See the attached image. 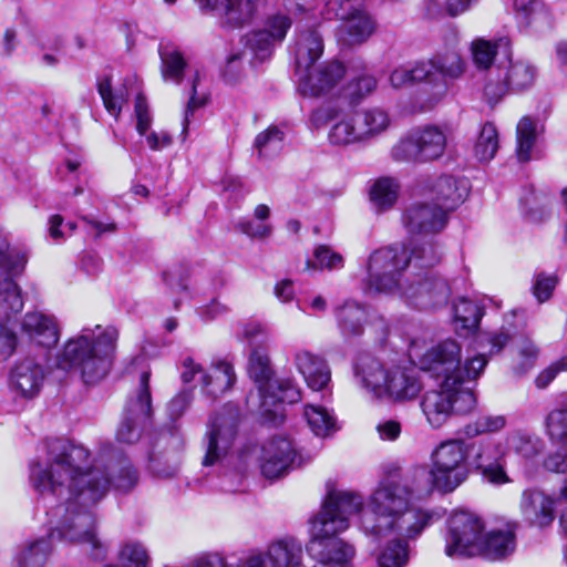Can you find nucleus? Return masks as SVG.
<instances>
[{"instance_id":"obj_1","label":"nucleus","mask_w":567,"mask_h":567,"mask_svg":"<svg viewBox=\"0 0 567 567\" xmlns=\"http://www.w3.org/2000/svg\"><path fill=\"white\" fill-rule=\"evenodd\" d=\"M43 458L30 465V483L43 497H54L51 536L79 545L92 558H105L109 544L96 530L92 512L107 494V480L99 471H85L89 450L61 439L45 443Z\"/></svg>"},{"instance_id":"obj_2","label":"nucleus","mask_w":567,"mask_h":567,"mask_svg":"<svg viewBox=\"0 0 567 567\" xmlns=\"http://www.w3.org/2000/svg\"><path fill=\"white\" fill-rule=\"evenodd\" d=\"M437 480L432 468L416 466L401 480L381 481L357 512L360 513V529L377 536L395 533L404 537H419L443 514L439 509L412 506V501L429 497L435 489L449 493Z\"/></svg>"},{"instance_id":"obj_3","label":"nucleus","mask_w":567,"mask_h":567,"mask_svg":"<svg viewBox=\"0 0 567 567\" xmlns=\"http://www.w3.org/2000/svg\"><path fill=\"white\" fill-rule=\"evenodd\" d=\"M411 258L405 247L386 246L371 252L367 265V287L375 292L395 293L408 305L427 309L447 301L445 280L427 275H409L402 281Z\"/></svg>"},{"instance_id":"obj_4","label":"nucleus","mask_w":567,"mask_h":567,"mask_svg":"<svg viewBox=\"0 0 567 567\" xmlns=\"http://www.w3.org/2000/svg\"><path fill=\"white\" fill-rule=\"evenodd\" d=\"M120 330L114 324L85 326L64 342L59 364L79 372L85 384H96L111 371Z\"/></svg>"},{"instance_id":"obj_5","label":"nucleus","mask_w":567,"mask_h":567,"mask_svg":"<svg viewBox=\"0 0 567 567\" xmlns=\"http://www.w3.org/2000/svg\"><path fill=\"white\" fill-rule=\"evenodd\" d=\"M408 351L411 361L421 370L435 379L455 384L476 380L488 362L485 353H478L467 357L462 363V347L451 338L426 349L423 340L414 339Z\"/></svg>"},{"instance_id":"obj_6","label":"nucleus","mask_w":567,"mask_h":567,"mask_svg":"<svg viewBox=\"0 0 567 567\" xmlns=\"http://www.w3.org/2000/svg\"><path fill=\"white\" fill-rule=\"evenodd\" d=\"M248 372L258 385L262 414L282 417L281 404H292L301 399L300 390L291 379H272L270 359L264 350L251 351Z\"/></svg>"},{"instance_id":"obj_7","label":"nucleus","mask_w":567,"mask_h":567,"mask_svg":"<svg viewBox=\"0 0 567 567\" xmlns=\"http://www.w3.org/2000/svg\"><path fill=\"white\" fill-rule=\"evenodd\" d=\"M475 406V394L450 381H441L437 389L426 391L420 401L421 411L434 430L443 427L454 416L471 413Z\"/></svg>"},{"instance_id":"obj_8","label":"nucleus","mask_w":567,"mask_h":567,"mask_svg":"<svg viewBox=\"0 0 567 567\" xmlns=\"http://www.w3.org/2000/svg\"><path fill=\"white\" fill-rule=\"evenodd\" d=\"M239 410L234 404L225 405L208 423L205 436L204 466L220 464L229 466L238 458L231 453L237 436Z\"/></svg>"},{"instance_id":"obj_9","label":"nucleus","mask_w":567,"mask_h":567,"mask_svg":"<svg viewBox=\"0 0 567 567\" xmlns=\"http://www.w3.org/2000/svg\"><path fill=\"white\" fill-rule=\"evenodd\" d=\"M484 523L476 514L467 511L454 512L447 520L445 554L449 557H473L480 553Z\"/></svg>"},{"instance_id":"obj_10","label":"nucleus","mask_w":567,"mask_h":567,"mask_svg":"<svg viewBox=\"0 0 567 567\" xmlns=\"http://www.w3.org/2000/svg\"><path fill=\"white\" fill-rule=\"evenodd\" d=\"M467 452L464 440L452 439L440 443L431 454V468L449 493L467 478Z\"/></svg>"},{"instance_id":"obj_11","label":"nucleus","mask_w":567,"mask_h":567,"mask_svg":"<svg viewBox=\"0 0 567 567\" xmlns=\"http://www.w3.org/2000/svg\"><path fill=\"white\" fill-rule=\"evenodd\" d=\"M536 76V68L528 61L509 60L507 65L488 72L484 95L489 103H496L508 92L528 90L535 83Z\"/></svg>"},{"instance_id":"obj_12","label":"nucleus","mask_w":567,"mask_h":567,"mask_svg":"<svg viewBox=\"0 0 567 567\" xmlns=\"http://www.w3.org/2000/svg\"><path fill=\"white\" fill-rule=\"evenodd\" d=\"M446 137L435 126L410 132L392 148V157L398 162H427L441 157L445 151Z\"/></svg>"},{"instance_id":"obj_13","label":"nucleus","mask_w":567,"mask_h":567,"mask_svg":"<svg viewBox=\"0 0 567 567\" xmlns=\"http://www.w3.org/2000/svg\"><path fill=\"white\" fill-rule=\"evenodd\" d=\"M291 27V20L285 14H275L267 20L265 30H257L244 35L243 42L245 50L250 51L257 60L266 59L270 52L274 42L282 41L287 31ZM245 52L231 54L227 59L226 75L230 79L235 78L238 62L244 58Z\"/></svg>"},{"instance_id":"obj_14","label":"nucleus","mask_w":567,"mask_h":567,"mask_svg":"<svg viewBox=\"0 0 567 567\" xmlns=\"http://www.w3.org/2000/svg\"><path fill=\"white\" fill-rule=\"evenodd\" d=\"M150 373L143 372L140 377V385L133 398H130L123 417L116 431L118 442L132 444L140 439V426L150 417L152 400L150 392Z\"/></svg>"},{"instance_id":"obj_15","label":"nucleus","mask_w":567,"mask_h":567,"mask_svg":"<svg viewBox=\"0 0 567 567\" xmlns=\"http://www.w3.org/2000/svg\"><path fill=\"white\" fill-rule=\"evenodd\" d=\"M449 216L432 200L411 203L402 214V224L410 235H435L447 225Z\"/></svg>"},{"instance_id":"obj_16","label":"nucleus","mask_w":567,"mask_h":567,"mask_svg":"<svg viewBox=\"0 0 567 567\" xmlns=\"http://www.w3.org/2000/svg\"><path fill=\"white\" fill-rule=\"evenodd\" d=\"M259 463L261 474L269 480L279 478L301 464L292 442L286 436L268 440L261 447Z\"/></svg>"},{"instance_id":"obj_17","label":"nucleus","mask_w":567,"mask_h":567,"mask_svg":"<svg viewBox=\"0 0 567 567\" xmlns=\"http://www.w3.org/2000/svg\"><path fill=\"white\" fill-rule=\"evenodd\" d=\"M311 121L317 127L333 122L328 133L332 145L344 146L363 142L355 112L346 114L334 106H322L312 113Z\"/></svg>"},{"instance_id":"obj_18","label":"nucleus","mask_w":567,"mask_h":567,"mask_svg":"<svg viewBox=\"0 0 567 567\" xmlns=\"http://www.w3.org/2000/svg\"><path fill=\"white\" fill-rule=\"evenodd\" d=\"M48 371L35 358L25 357L14 362L9 372V389L21 399L32 400L43 389Z\"/></svg>"},{"instance_id":"obj_19","label":"nucleus","mask_w":567,"mask_h":567,"mask_svg":"<svg viewBox=\"0 0 567 567\" xmlns=\"http://www.w3.org/2000/svg\"><path fill=\"white\" fill-rule=\"evenodd\" d=\"M556 507L555 495L536 486L523 489L519 497V512L523 519L537 528H547L554 523Z\"/></svg>"},{"instance_id":"obj_20","label":"nucleus","mask_w":567,"mask_h":567,"mask_svg":"<svg viewBox=\"0 0 567 567\" xmlns=\"http://www.w3.org/2000/svg\"><path fill=\"white\" fill-rule=\"evenodd\" d=\"M297 89L303 96H319L331 90L344 75V68L339 62H330L320 68H310L296 72Z\"/></svg>"},{"instance_id":"obj_21","label":"nucleus","mask_w":567,"mask_h":567,"mask_svg":"<svg viewBox=\"0 0 567 567\" xmlns=\"http://www.w3.org/2000/svg\"><path fill=\"white\" fill-rule=\"evenodd\" d=\"M423 64L426 74V83L435 89L439 94L446 92V80L460 79L466 69L465 61L456 51L437 54L427 61H423Z\"/></svg>"},{"instance_id":"obj_22","label":"nucleus","mask_w":567,"mask_h":567,"mask_svg":"<svg viewBox=\"0 0 567 567\" xmlns=\"http://www.w3.org/2000/svg\"><path fill=\"white\" fill-rule=\"evenodd\" d=\"M21 332L30 342L53 348L60 340L61 329L55 316L43 311H28L20 323Z\"/></svg>"},{"instance_id":"obj_23","label":"nucleus","mask_w":567,"mask_h":567,"mask_svg":"<svg viewBox=\"0 0 567 567\" xmlns=\"http://www.w3.org/2000/svg\"><path fill=\"white\" fill-rule=\"evenodd\" d=\"M470 186L466 179L453 176H440L426 185V196L440 208H444L445 214L458 207L467 197Z\"/></svg>"},{"instance_id":"obj_24","label":"nucleus","mask_w":567,"mask_h":567,"mask_svg":"<svg viewBox=\"0 0 567 567\" xmlns=\"http://www.w3.org/2000/svg\"><path fill=\"white\" fill-rule=\"evenodd\" d=\"M422 389L423 383L417 371L412 368L395 367L388 370L383 395L396 402L412 401Z\"/></svg>"},{"instance_id":"obj_25","label":"nucleus","mask_w":567,"mask_h":567,"mask_svg":"<svg viewBox=\"0 0 567 567\" xmlns=\"http://www.w3.org/2000/svg\"><path fill=\"white\" fill-rule=\"evenodd\" d=\"M85 471H99L107 480V491L113 487L118 493H128L137 482L138 474L127 458L112 461L106 467H102L97 462H91V453L86 461Z\"/></svg>"},{"instance_id":"obj_26","label":"nucleus","mask_w":567,"mask_h":567,"mask_svg":"<svg viewBox=\"0 0 567 567\" xmlns=\"http://www.w3.org/2000/svg\"><path fill=\"white\" fill-rule=\"evenodd\" d=\"M293 364L307 385L315 391L324 389L331 380V371L327 361L306 349L295 352Z\"/></svg>"},{"instance_id":"obj_27","label":"nucleus","mask_w":567,"mask_h":567,"mask_svg":"<svg viewBox=\"0 0 567 567\" xmlns=\"http://www.w3.org/2000/svg\"><path fill=\"white\" fill-rule=\"evenodd\" d=\"M354 380L358 385L374 396H383L388 370L382 363L369 354L360 355L353 365Z\"/></svg>"},{"instance_id":"obj_28","label":"nucleus","mask_w":567,"mask_h":567,"mask_svg":"<svg viewBox=\"0 0 567 567\" xmlns=\"http://www.w3.org/2000/svg\"><path fill=\"white\" fill-rule=\"evenodd\" d=\"M51 534L21 542L12 555L13 567H43L52 554Z\"/></svg>"},{"instance_id":"obj_29","label":"nucleus","mask_w":567,"mask_h":567,"mask_svg":"<svg viewBox=\"0 0 567 567\" xmlns=\"http://www.w3.org/2000/svg\"><path fill=\"white\" fill-rule=\"evenodd\" d=\"M236 382V373L231 363L219 360L213 362L206 372L203 373V382L200 385L202 393L212 399L225 394Z\"/></svg>"},{"instance_id":"obj_30","label":"nucleus","mask_w":567,"mask_h":567,"mask_svg":"<svg viewBox=\"0 0 567 567\" xmlns=\"http://www.w3.org/2000/svg\"><path fill=\"white\" fill-rule=\"evenodd\" d=\"M336 37L342 47H353L365 42L374 32L375 22L368 11L340 20Z\"/></svg>"},{"instance_id":"obj_31","label":"nucleus","mask_w":567,"mask_h":567,"mask_svg":"<svg viewBox=\"0 0 567 567\" xmlns=\"http://www.w3.org/2000/svg\"><path fill=\"white\" fill-rule=\"evenodd\" d=\"M503 441L506 455L512 452L526 461L537 458L546 446L540 436L524 429L507 432Z\"/></svg>"},{"instance_id":"obj_32","label":"nucleus","mask_w":567,"mask_h":567,"mask_svg":"<svg viewBox=\"0 0 567 567\" xmlns=\"http://www.w3.org/2000/svg\"><path fill=\"white\" fill-rule=\"evenodd\" d=\"M513 9L517 22L525 28L539 31L553 27L551 13L540 0H513Z\"/></svg>"},{"instance_id":"obj_33","label":"nucleus","mask_w":567,"mask_h":567,"mask_svg":"<svg viewBox=\"0 0 567 567\" xmlns=\"http://www.w3.org/2000/svg\"><path fill=\"white\" fill-rule=\"evenodd\" d=\"M12 275L0 274V323H11L24 306L22 291Z\"/></svg>"},{"instance_id":"obj_34","label":"nucleus","mask_w":567,"mask_h":567,"mask_svg":"<svg viewBox=\"0 0 567 567\" xmlns=\"http://www.w3.org/2000/svg\"><path fill=\"white\" fill-rule=\"evenodd\" d=\"M374 539H381L393 536L379 551L377 556L378 567H405L409 563V540L416 537H404L395 533L377 536L364 533Z\"/></svg>"},{"instance_id":"obj_35","label":"nucleus","mask_w":567,"mask_h":567,"mask_svg":"<svg viewBox=\"0 0 567 567\" xmlns=\"http://www.w3.org/2000/svg\"><path fill=\"white\" fill-rule=\"evenodd\" d=\"M516 548L515 534L509 529L491 530L483 534L480 553L489 560H499L514 553Z\"/></svg>"},{"instance_id":"obj_36","label":"nucleus","mask_w":567,"mask_h":567,"mask_svg":"<svg viewBox=\"0 0 567 567\" xmlns=\"http://www.w3.org/2000/svg\"><path fill=\"white\" fill-rule=\"evenodd\" d=\"M322 52L323 41L318 31L299 32L295 45L296 72L312 68Z\"/></svg>"},{"instance_id":"obj_37","label":"nucleus","mask_w":567,"mask_h":567,"mask_svg":"<svg viewBox=\"0 0 567 567\" xmlns=\"http://www.w3.org/2000/svg\"><path fill=\"white\" fill-rule=\"evenodd\" d=\"M359 131L363 142L371 141L384 133L390 124L389 113L381 107H370L355 112Z\"/></svg>"},{"instance_id":"obj_38","label":"nucleus","mask_w":567,"mask_h":567,"mask_svg":"<svg viewBox=\"0 0 567 567\" xmlns=\"http://www.w3.org/2000/svg\"><path fill=\"white\" fill-rule=\"evenodd\" d=\"M161 74L164 81L179 84L186 68V61L178 48L171 42L158 45Z\"/></svg>"},{"instance_id":"obj_39","label":"nucleus","mask_w":567,"mask_h":567,"mask_svg":"<svg viewBox=\"0 0 567 567\" xmlns=\"http://www.w3.org/2000/svg\"><path fill=\"white\" fill-rule=\"evenodd\" d=\"M336 317L341 333L344 337H355L362 333L367 320L365 309L357 302L347 301L336 309Z\"/></svg>"},{"instance_id":"obj_40","label":"nucleus","mask_w":567,"mask_h":567,"mask_svg":"<svg viewBox=\"0 0 567 567\" xmlns=\"http://www.w3.org/2000/svg\"><path fill=\"white\" fill-rule=\"evenodd\" d=\"M305 417L311 431L320 437H328L339 429L333 412L321 405H306Z\"/></svg>"},{"instance_id":"obj_41","label":"nucleus","mask_w":567,"mask_h":567,"mask_svg":"<svg viewBox=\"0 0 567 567\" xmlns=\"http://www.w3.org/2000/svg\"><path fill=\"white\" fill-rule=\"evenodd\" d=\"M454 326L457 333H468L478 327L482 308L474 301L460 298L453 306Z\"/></svg>"},{"instance_id":"obj_42","label":"nucleus","mask_w":567,"mask_h":567,"mask_svg":"<svg viewBox=\"0 0 567 567\" xmlns=\"http://www.w3.org/2000/svg\"><path fill=\"white\" fill-rule=\"evenodd\" d=\"M507 425V417L503 414L482 413L474 420L466 423L462 430L467 439L481 435L495 434L503 431Z\"/></svg>"},{"instance_id":"obj_43","label":"nucleus","mask_w":567,"mask_h":567,"mask_svg":"<svg viewBox=\"0 0 567 567\" xmlns=\"http://www.w3.org/2000/svg\"><path fill=\"white\" fill-rule=\"evenodd\" d=\"M472 461L477 470L506 457L504 441L481 440L471 444Z\"/></svg>"},{"instance_id":"obj_44","label":"nucleus","mask_w":567,"mask_h":567,"mask_svg":"<svg viewBox=\"0 0 567 567\" xmlns=\"http://www.w3.org/2000/svg\"><path fill=\"white\" fill-rule=\"evenodd\" d=\"M538 134L537 121L530 116H524L516 127V154L519 162L532 159V152Z\"/></svg>"},{"instance_id":"obj_45","label":"nucleus","mask_w":567,"mask_h":567,"mask_svg":"<svg viewBox=\"0 0 567 567\" xmlns=\"http://www.w3.org/2000/svg\"><path fill=\"white\" fill-rule=\"evenodd\" d=\"M400 184L395 178L381 177L370 188V200L380 210L392 207L398 200Z\"/></svg>"},{"instance_id":"obj_46","label":"nucleus","mask_w":567,"mask_h":567,"mask_svg":"<svg viewBox=\"0 0 567 567\" xmlns=\"http://www.w3.org/2000/svg\"><path fill=\"white\" fill-rule=\"evenodd\" d=\"M152 557L148 548L138 540L123 543L117 553L116 567H150Z\"/></svg>"},{"instance_id":"obj_47","label":"nucleus","mask_w":567,"mask_h":567,"mask_svg":"<svg viewBox=\"0 0 567 567\" xmlns=\"http://www.w3.org/2000/svg\"><path fill=\"white\" fill-rule=\"evenodd\" d=\"M187 567H261L259 556H246L233 565L219 551H207L196 556Z\"/></svg>"},{"instance_id":"obj_48","label":"nucleus","mask_w":567,"mask_h":567,"mask_svg":"<svg viewBox=\"0 0 567 567\" xmlns=\"http://www.w3.org/2000/svg\"><path fill=\"white\" fill-rule=\"evenodd\" d=\"M97 91L106 111L112 116L117 118L128 96L125 84H123L120 87L113 89L111 80L109 78H105L99 82Z\"/></svg>"},{"instance_id":"obj_49","label":"nucleus","mask_w":567,"mask_h":567,"mask_svg":"<svg viewBox=\"0 0 567 567\" xmlns=\"http://www.w3.org/2000/svg\"><path fill=\"white\" fill-rule=\"evenodd\" d=\"M545 427L549 440L567 451V403L548 413Z\"/></svg>"},{"instance_id":"obj_50","label":"nucleus","mask_w":567,"mask_h":567,"mask_svg":"<svg viewBox=\"0 0 567 567\" xmlns=\"http://www.w3.org/2000/svg\"><path fill=\"white\" fill-rule=\"evenodd\" d=\"M498 132L494 124L485 123L475 143L474 153L478 161L488 162L498 150Z\"/></svg>"},{"instance_id":"obj_51","label":"nucleus","mask_w":567,"mask_h":567,"mask_svg":"<svg viewBox=\"0 0 567 567\" xmlns=\"http://www.w3.org/2000/svg\"><path fill=\"white\" fill-rule=\"evenodd\" d=\"M284 138V131L278 126L271 125L256 136L255 147L260 157H271L281 151Z\"/></svg>"},{"instance_id":"obj_52","label":"nucleus","mask_w":567,"mask_h":567,"mask_svg":"<svg viewBox=\"0 0 567 567\" xmlns=\"http://www.w3.org/2000/svg\"><path fill=\"white\" fill-rule=\"evenodd\" d=\"M503 41V39L493 41L483 38L473 40L471 43V53L474 65L480 70H488L497 54L498 43Z\"/></svg>"},{"instance_id":"obj_53","label":"nucleus","mask_w":567,"mask_h":567,"mask_svg":"<svg viewBox=\"0 0 567 567\" xmlns=\"http://www.w3.org/2000/svg\"><path fill=\"white\" fill-rule=\"evenodd\" d=\"M389 81L394 89L408 86L416 82L426 83L423 61L411 66H399L394 69L390 74Z\"/></svg>"},{"instance_id":"obj_54","label":"nucleus","mask_w":567,"mask_h":567,"mask_svg":"<svg viewBox=\"0 0 567 567\" xmlns=\"http://www.w3.org/2000/svg\"><path fill=\"white\" fill-rule=\"evenodd\" d=\"M199 83V74L196 72L190 87V96L188 99L187 105L184 111V117L182 121V138L183 141L186 140L188 130L192 123V117L196 110L203 107L206 105L208 101V96L205 92H199L197 90Z\"/></svg>"},{"instance_id":"obj_55","label":"nucleus","mask_w":567,"mask_h":567,"mask_svg":"<svg viewBox=\"0 0 567 567\" xmlns=\"http://www.w3.org/2000/svg\"><path fill=\"white\" fill-rule=\"evenodd\" d=\"M315 261L307 260V269L336 270L343 267V257L329 246L320 245L313 251Z\"/></svg>"},{"instance_id":"obj_56","label":"nucleus","mask_w":567,"mask_h":567,"mask_svg":"<svg viewBox=\"0 0 567 567\" xmlns=\"http://www.w3.org/2000/svg\"><path fill=\"white\" fill-rule=\"evenodd\" d=\"M203 13L213 12L224 19V22L230 27H240L239 22L231 19V14L237 12L236 0H195Z\"/></svg>"},{"instance_id":"obj_57","label":"nucleus","mask_w":567,"mask_h":567,"mask_svg":"<svg viewBox=\"0 0 567 567\" xmlns=\"http://www.w3.org/2000/svg\"><path fill=\"white\" fill-rule=\"evenodd\" d=\"M25 261L24 255L13 257L8 235L0 228V269L18 274L23 269Z\"/></svg>"},{"instance_id":"obj_58","label":"nucleus","mask_w":567,"mask_h":567,"mask_svg":"<svg viewBox=\"0 0 567 567\" xmlns=\"http://www.w3.org/2000/svg\"><path fill=\"white\" fill-rule=\"evenodd\" d=\"M275 0H236L237 12L231 19L240 23V27L249 22L256 14L265 11Z\"/></svg>"},{"instance_id":"obj_59","label":"nucleus","mask_w":567,"mask_h":567,"mask_svg":"<svg viewBox=\"0 0 567 567\" xmlns=\"http://www.w3.org/2000/svg\"><path fill=\"white\" fill-rule=\"evenodd\" d=\"M327 8L334 12L339 20L367 11L364 0H329Z\"/></svg>"},{"instance_id":"obj_60","label":"nucleus","mask_w":567,"mask_h":567,"mask_svg":"<svg viewBox=\"0 0 567 567\" xmlns=\"http://www.w3.org/2000/svg\"><path fill=\"white\" fill-rule=\"evenodd\" d=\"M409 256L411 259L414 258L420 267H432L440 261L441 251L434 243L426 241L421 247L409 251Z\"/></svg>"},{"instance_id":"obj_61","label":"nucleus","mask_w":567,"mask_h":567,"mask_svg":"<svg viewBox=\"0 0 567 567\" xmlns=\"http://www.w3.org/2000/svg\"><path fill=\"white\" fill-rule=\"evenodd\" d=\"M377 86V80L371 75H362L351 81L347 87V95L352 102H359L370 94Z\"/></svg>"},{"instance_id":"obj_62","label":"nucleus","mask_w":567,"mask_h":567,"mask_svg":"<svg viewBox=\"0 0 567 567\" xmlns=\"http://www.w3.org/2000/svg\"><path fill=\"white\" fill-rule=\"evenodd\" d=\"M511 334L503 329L478 337V348L487 351L489 355L498 353L509 341Z\"/></svg>"},{"instance_id":"obj_63","label":"nucleus","mask_w":567,"mask_h":567,"mask_svg":"<svg viewBox=\"0 0 567 567\" xmlns=\"http://www.w3.org/2000/svg\"><path fill=\"white\" fill-rule=\"evenodd\" d=\"M480 472L485 482L495 486L512 482L505 468V458L482 467Z\"/></svg>"},{"instance_id":"obj_64","label":"nucleus","mask_w":567,"mask_h":567,"mask_svg":"<svg viewBox=\"0 0 567 567\" xmlns=\"http://www.w3.org/2000/svg\"><path fill=\"white\" fill-rule=\"evenodd\" d=\"M235 227L237 230L250 238L262 239L269 237L272 233V227L260 220L254 221L250 219H240Z\"/></svg>"}]
</instances>
